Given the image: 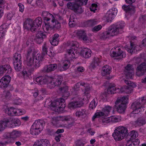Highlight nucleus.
I'll list each match as a JSON object with an SVG mask.
<instances>
[{
  "instance_id": "obj_1",
  "label": "nucleus",
  "mask_w": 146,
  "mask_h": 146,
  "mask_svg": "<svg viewBox=\"0 0 146 146\" xmlns=\"http://www.w3.org/2000/svg\"><path fill=\"white\" fill-rule=\"evenodd\" d=\"M123 22H119L115 24L111 25L109 27L108 31L104 33L102 37L104 39H106L111 36L116 35L123 32L122 29L124 27Z\"/></svg>"
},
{
  "instance_id": "obj_2",
  "label": "nucleus",
  "mask_w": 146,
  "mask_h": 146,
  "mask_svg": "<svg viewBox=\"0 0 146 146\" xmlns=\"http://www.w3.org/2000/svg\"><path fill=\"white\" fill-rule=\"evenodd\" d=\"M146 102V97H142L139 98L137 100L134 102L131 105V108L133 110L131 114H136L139 112L143 111V106Z\"/></svg>"
},
{
  "instance_id": "obj_3",
  "label": "nucleus",
  "mask_w": 146,
  "mask_h": 146,
  "mask_svg": "<svg viewBox=\"0 0 146 146\" xmlns=\"http://www.w3.org/2000/svg\"><path fill=\"white\" fill-rule=\"evenodd\" d=\"M128 132L127 129L123 126L117 127L112 136L116 141H120L127 135Z\"/></svg>"
},
{
  "instance_id": "obj_4",
  "label": "nucleus",
  "mask_w": 146,
  "mask_h": 146,
  "mask_svg": "<svg viewBox=\"0 0 146 146\" xmlns=\"http://www.w3.org/2000/svg\"><path fill=\"white\" fill-rule=\"evenodd\" d=\"M33 57H27L26 63L29 66H34L36 68L40 66L41 62L42 60V57L40 54H38L35 56L34 53H33Z\"/></svg>"
},
{
  "instance_id": "obj_5",
  "label": "nucleus",
  "mask_w": 146,
  "mask_h": 146,
  "mask_svg": "<svg viewBox=\"0 0 146 146\" xmlns=\"http://www.w3.org/2000/svg\"><path fill=\"white\" fill-rule=\"evenodd\" d=\"M67 6L68 8L77 13H81L84 11L81 6L75 1L68 2L67 4Z\"/></svg>"
},
{
  "instance_id": "obj_6",
  "label": "nucleus",
  "mask_w": 146,
  "mask_h": 146,
  "mask_svg": "<svg viewBox=\"0 0 146 146\" xmlns=\"http://www.w3.org/2000/svg\"><path fill=\"white\" fill-rule=\"evenodd\" d=\"M124 82L127 85V86L123 87V92L129 94L132 92L133 88L136 87V85L133 82L128 80H125Z\"/></svg>"
},
{
  "instance_id": "obj_7",
  "label": "nucleus",
  "mask_w": 146,
  "mask_h": 146,
  "mask_svg": "<svg viewBox=\"0 0 146 146\" xmlns=\"http://www.w3.org/2000/svg\"><path fill=\"white\" fill-rule=\"evenodd\" d=\"M73 99H75L76 101H73L70 103L68 105L69 107L70 108H76L80 107L83 105V103L81 102L78 100H80L82 99L81 97L78 94H76L75 96L73 97Z\"/></svg>"
},
{
  "instance_id": "obj_8",
  "label": "nucleus",
  "mask_w": 146,
  "mask_h": 146,
  "mask_svg": "<svg viewBox=\"0 0 146 146\" xmlns=\"http://www.w3.org/2000/svg\"><path fill=\"white\" fill-rule=\"evenodd\" d=\"M58 19L60 20L62 19L61 17L59 15H55V17L50 21L52 26V29H58L60 28L61 25L59 22L57 20Z\"/></svg>"
},
{
  "instance_id": "obj_9",
  "label": "nucleus",
  "mask_w": 146,
  "mask_h": 146,
  "mask_svg": "<svg viewBox=\"0 0 146 146\" xmlns=\"http://www.w3.org/2000/svg\"><path fill=\"white\" fill-rule=\"evenodd\" d=\"M115 51H113L112 53H110L111 57H119L120 59L125 57L126 54L125 52L121 51L120 48L117 47L115 48Z\"/></svg>"
},
{
  "instance_id": "obj_10",
  "label": "nucleus",
  "mask_w": 146,
  "mask_h": 146,
  "mask_svg": "<svg viewBox=\"0 0 146 146\" xmlns=\"http://www.w3.org/2000/svg\"><path fill=\"white\" fill-rule=\"evenodd\" d=\"M79 53L77 51L73 48L67 50L66 54V57L69 60H72L73 58H76L79 56Z\"/></svg>"
},
{
  "instance_id": "obj_11",
  "label": "nucleus",
  "mask_w": 146,
  "mask_h": 146,
  "mask_svg": "<svg viewBox=\"0 0 146 146\" xmlns=\"http://www.w3.org/2000/svg\"><path fill=\"white\" fill-rule=\"evenodd\" d=\"M134 68L132 65L128 64L125 67L124 74L128 78H131L134 74Z\"/></svg>"
},
{
  "instance_id": "obj_12",
  "label": "nucleus",
  "mask_w": 146,
  "mask_h": 146,
  "mask_svg": "<svg viewBox=\"0 0 146 146\" xmlns=\"http://www.w3.org/2000/svg\"><path fill=\"white\" fill-rule=\"evenodd\" d=\"M11 80V77L9 75L5 76L0 80V87L5 88L7 86Z\"/></svg>"
},
{
  "instance_id": "obj_13",
  "label": "nucleus",
  "mask_w": 146,
  "mask_h": 146,
  "mask_svg": "<svg viewBox=\"0 0 146 146\" xmlns=\"http://www.w3.org/2000/svg\"><path fill=\"white\" fill-rule=\"evenodd\" d=\"M62 79L61 76H58L57 79L50 78L51 81L49 82V86L52 88H54L56 86L60 85L61 83Z\"/></svg>"
},
{
  "instance_id": "obj_14",
  "label": "nucleus",
  "mask_w": 146,
  "mask_h": 146,
  "mask_svg": "<svg viewBox=\"0 0 146 146\" xmlns=\"http://www.w3.org/2000/svg\"><path fill=\"white\" fill-rule=\"evenodd\" d=\"M146 71V63H142L137 67L136 74L139 76H143Z\"/></svg>"
},
{
  "instance_id": "obj_15",
  "label": "nucleus",
  "mask_w": 146,
  "mask_h": 146,
  "mask_svg": "<svg viewBox=\"0 0 146 146\" xmlns=\"http://www.w3.org/2000/svg\"><path fill=\"white\" fill-rule=\"evenodd\" d=\"M33 21L32 20L30 19H25L23 22V27L28 30H30L31 31L34 32V31H32V29L33 28Z\"/></svg>"
},
{
  "instance_id": "obj_16",
  "label": "nucleus",
  "mask_w": 146,
  "mask_h": 146,
  "mask_svg": "<svg viewBox=\"0 0 146 146\" xmlns=\"http://www.w3.org/2000/svg\"><path fill=\"white\" fill-rule=\"evenodd\" d=\"M42 16L43 20L47 22L50 21L55 17V15H53L50 13L46 11H43L42 12Z\"/></svg>"
},
{
  "instance_id": "obj_17",
  "label": "nucleus",
  "mask_w": 146,
  "mask_h": 146,
  "mask_svg": "<svg viewBox=\"0 0 146 146\" xmlns=\"http://www.w3.org/2000/svg\"><path fill=\"white\" fill-rule=\"evenodd\" d=\"M119 100H117L115 102V106L116 108L117 111L120 113H123L126 109V105L124 104L118 103Z\"/></svg>"
},
{
  "instance_id": "obj_18",
  "label": "nucleus",
  "mask_w": 146,
  "mask_h": 146,
  "mask_svg": "<svg viewBox=\"0 0 146 146\" xmlns=\"http://www.w3.org/2000/svg\"><path fill=\"white\" fill-rule=\"evenodd\" d=\"M45 124L44 121L42 120H36L33 123V125L34 127L38 130L41 131L43 128V126Z\"/></svg>"
},
{
  "instance_id": "obj_19",
  "label": "nucleus",
  "mask_w": 146,
  "mask_h": 146,
  "mask_svg": "<svg viewBox=\"0 0 146 146\" xmlns=\"http://www.w3.org/2000/svg\"><path fill=\"white\" fill-rule=\"evenodd\" d=\"M42 21V19L40 17H37L36 18L34 21H33V28L32 29V30L34 31V32L36 31L38 27L41 25Z\"/></svg>"
},
{
  "instance_id": "obj_20",
  "label": "nucleus",
  "mask_w": 146,
  "mask_h": 146,
  "mask_svg": "<svg viewBox=\"0 0 146 146\" xmlns=\"http://www.w3.org/2000/svg\"><path fill=\"white\" fill-rule=\"evenodd\" d=\"M92 51L90 49L87 48H84L81 51V54L85 58H88L91 56Z\"/></svg>"
},
{
  "instance_id": "obj_21",
  "label": "nucleus",
  "mask_w": 146,
  "mask_h": 146,
  "mask_svg": "<svg viewBox=\"0 0 146 146\" xmlns=\"http://www.w3.org/2000/svg\"><path fill=\"white\" fill-rule=\"evenodd\" d=\"M17 112V110L13 108H7L5 110V113L11 116L17 115L18 114Z\"/></svg>"
},
{
  "instance_id": "obj_22",
  "label": "nucleus",
  "mask_w": 146,
  "mask_h": 146,
  "mask_svg": "<svg viewBox=\"0 0 146 146\" xmlns=\"http://www.w3.org/2000/svg\"><path fill=\"white\" fill-rule=\"evenodd\" d=\"M3 124L5 128L7 127L14 128V125L13 123V118H9L3 121Z\"/></svg>"
},
{
  "instance_id": "obj_23",
  "label": "nucleus",
  "mask_w": 146,
  "mask_h": 146,
  "mask_svg": "<svg viewBox=\"0 0 146 146\" xmlns=\"http://www.w3.org/2000/svg\"><path fill=\"white\" fill-rule=\"evenodd\" d=\"M59 37V36L58 34H55L52 38L50 39V42L52 45L56 46L58 44Z\"/></svg>"
},
{
  "instance_id": "obj_24",
  "label": "nucleus",
  "mask_w": 146,
  "mask_h": 146,
  "mask_svg": "<svg viewBox=\"0 0 146 146\" xmlns=\"http://www.w3.org/2000/svg\"><path fill=\"white\" fill-rule=\"evenodd\" d=\"M57 68L56 64H50L45 66L43 69L44 71L48 72L53 71Z\"/></svg>"
},
{
  "instance_id": "obj_25",
  "label": "nucleus",
  "mask_w": 146,
  "mask_h": 146,
  "mask_svg": "<svg viewBox=\"0 0 146 146\" xmlns=\"http://www.w3.org/2000/svg\"><path fill=\"white\" fill-rule=\"evenodd\" d=\"M111 67L107 65H104L102 69V74L103 76L109 74L111 72Z\"/></svg>"
},
{
  "instance_id": "obj_26",
  "label": "nucleus",
  "mask_w": 146,
  "mask_h": 146,
  "mask_svg": "<svg viewBox=\"0 0 146 146\" xmlns=\"http://www.w3.org/2000/svg\"><path fill=\"white\" fill-rule=\"evenodd\" d=\"M70 62L68 60H65L61 64L60 70L61 71L65 70L68 69L70 65Z\"/></svg>"
},
{
  "instance_id": "obj_27",
  "label": "nucleus",
  "mask_w": 146,
  "mask_h": 146,
  "mask_svg": "<svg viewBox=\"0 0 146 146\" xmlns=\"http://www.w3.org/2000/svg\"><path fill=\"white\" fill-rule=\"evenodd\" d=\"M146 123L145 120L142 117L138 118L137 120L134 121L133 123L136 126H141Z\"/></svg>"
},
{
  "instance_id": "obj_28",
  "label": "nucleus",
  "mask_w": 146,
  "mask_h": 146,
  "mask_svg": "<svg viewBox=\"0 0 146 146\" xmlns=\"http://www.w3.org/2000/svg\"><path fill=\"white\" fill-rule=\"evenodd\" d=\"M122 9L126 12L130 14H133L135 13L134 9L132 7H129L125 5L122 6Z\"/></svg>"
},
{
  "instance_id": "obj_29",
  "label": "nucleus",
  "mask_w": 146,
  "mask_h": 146,
  "mask_svg": "<svg viewBox=\"0 0 146 146\" xmlns=\"http://www.w3.org/2000/svg\"><path fill=\"white\" fill-rule=\"evenodd\" d=\"M130 46H125V49L129 52L132 53L133 51L137 50L136 46L132 42H130Z\"/></svg>"
},
{
  "instance_id": "obj_30",
  "label": "nucleus",
  "mask_w": 146,
  "mask_h": 146,
  "mask_svg": "<svg viewBox=\"0 0 146 146\" xmlns=\"http://www.w3.org/2000/svg\"><path fill=\"white\" fill-rule=\"evenodd\" d=\"M41 78H42V80H40L39 83L41 85L45 84H49V82L51 81L50 77L48 76H42Z\"/></svg>"
},
{
  "instance_id": "obj_31",
  "label": "nucleus",
  "mask_w": 146,
  "mask_h": 146,
  "mask_svg": "<svg viewBox=\"0 0 146 146\" xmlns=\"http://www.w3.org/2000/svg\"><path fill=\"white\" fill-rule=\"evenodd\" d=\"M21 134V133L19 131L14 130L10 133V137L13 139H16L19 137Z\"/></svg>"
},
{
  "instance_id": "obj_32",
  "label": "nucleus",
  "mask_w": 146,
  "mask_h": 146,
  "mask_svg": "<svg viewBox=\"0 0 146 146\" xmlns=\"http://www.w3.org/2000/svg\"><path fill=\"white\" fill-rule=\"evenodd\" d=\"M14 68L16 71H20L22 69V62L20 61H19V62H14Z\"/></svg>"
},
{
  "instance_id": "obj_33",
  "label": "nucleus",
  "mask_w": 146,
  "mask_h": 146,
  "mask_svg": "<svg viewBox=\"0 0 146 146\" xmlns=\"http://www.w3.org/2000/svg\"><path fill=\"white\" fill-rule=\"evenodd\" d=\"M98 21L97 19H91L85 23V24L87 26L91 27L97 24Z\"/></svg>"
},
{
  "instance_id": "obj_34",
  "label": "nucleus",
  "mask_w": 146,
  "mask_h": 146,
  "mask_svg": "<svg viewBox=\"0 0 146 146\" xmlns=\"http://www.w3.org/2000/svg\"><path fill=\"white\" fill-rule=\"evenodd\" d=\"M58 102H59L58 108L61 109V110H62L66 106L64 100L62 98H60L58 99Z\"/></svg>"
},
{
  "instance_id": "obj_35",
  "label": "nucleus",
  "mask_w": 146,
  "mask_h": 146,
  "mask_svg": "<svg viewBox=\"0 0 146 146\" xmlns=\"http://www.w3.org/2000/svg\"><path fill=\"white\" fill-rule=\"evenodd\" d=\"M62 92L63 93V96L64 98L68 97L69 96V93L68 90V87L65 86L60 88Z\"/></svg>"
},
{
  "instance_id": "obj_36",
  "label": "nucleus",
  "mask_w": 146,
  "mask_h": 146,
  "mask_svg": "<svg viewBox=\"0 0 146 146\" xmlns=\"http://www.w3.org/2000/svg\"><path fill=\"white\" fill-rule=\"evenodd\" d=\"M100 62L99 59L98 58H95L94 61L90 65V67L93 69H94L99 65Z\"/></svg>"
},
{
  "instance_id": "obj_37",
  "label": "nucleus",
  "mask_w": 146,
  "mask_h": 146,
  "mask_svg": "<svg viewBox=\"0 0 146 146\" xmlns=\"http://www.w3.org/2000/svg\"><path fill=\"white\" fill-rule=\"evenodd\" d=\"M86 110L85 109H82L81 110H78L76 112V115L78 117L85 116L86 115Z\"/></svg>"
},
{
  "instance_id": "obj_38",
  "label": "nucleus",
  "mask_w": 146,
  "mask_h": 146,
  "mask_svg": "<svg viewBox=\"0 0 146 146\" xmlns=\"http://www.w3.org/2000/svg\"><path fill=\"white\" fill-rule=\"evenodd\" d=\"M40 130H38L32 125L30 129V133L32 135H36L40 133Z\"/></svg>"
},
{
  "instance_id": "obj_39",
  "label": "nucleus",
  "mask_w": 146,
  "mask_h": 146,
  "mask_svg": "<svg viewBox=\"0 0 146 146\" xmlns=\"http://www.w3.org/2000/svg\"><path fill=\"white\" fill-rule=\"evenodd\" d=\"M71 120H68L67 121L68 124L65 125V126L67 128H70L74 126L75 124V121L73 118L71 117Z\"/></svg>"
},
{
  "instance_id": "obj_40",
  "label": "nucleus",
  "mask_w": 146,
  "mask_h": 146,
  "mask_svg": "<svg viewBox=\"0 0 146 146\" xmlns=\"http://www.w3.org/2000/svg\"><path fill=\"white\" fill-rule=\"evenodd\" d=\"M105 16L107 21L109 22H111L114 19L115 16L107 12Z\"/></svg>"
},
{
  "instance_id": "obj_41",
  "label": "nucleus",
  "mask_w": 146,
  "mask_h": 146,
  "mask_svg": "<svg viewBox=\"0 0 146 146\" xmlns=\"http://www.w3.org/2000/svg\"><path fill=\"white\" fill-rule=\"evenodd\" d=\"M128 99L127 96H124L120 98H118L117 100H119V103L124 104L126 105V104L127 103Z\"/></svg>"
},
{
  "instance_id": "obj_42",
  "label": "nucleus",
  "mask_w": 146,
  "mask_h": 146,
  "mask_svg": "<svg viewBox=\"0 0 146 146\" xmlns=\"http://www.w3.org/2000/svg\"><path fill=\"white\" fill-rule=\"evenodd\" d=\"M52 28V26L51 25V22L48 23H45V25L43 27L44 31L46 33H48V31Z\"/></svg>"
},
{
  "instance_id": "obj_43",
  "label": "nucleus",
  "mask_w": 146,
  "mask_h": 146,
  "mask_svg": "<svg viewBox=\"0 0 146 146\" xmlns=\"http://www.w3.org/2000/svg\"><path fill=\"white\" fill-rule=\"evenodd\" d=\"M111 109V107L107 105L103 108L102 110V111L104 112V114L107 115L110 112Z\"/></svg>"
},
{
  "instance_id": "obj_44",
  "label": "nucleus",
  "mask_w": 146,
  "mask_h": 146,
  "mask_svg": "<svg viewBox=\"0 0 146 146\" xmlns=\"http://www.w3.org/2000/svg\"><path fill=\"white\" fill-rule=\"evenodd\" d=\"M41 146H50L49 141L46 139H41L38 141Z\"/></svg>"
},
{
  "instance_id": "obj_45",
  "label": "nucleus",
  "mask_w": 146,
  "mask_h": 146,
  "mask_svg": "<svg viewBox=\"0 0 146 146\" xmlns=\"http://www.w3.org/2000/svg\"><path fill=\"white\" fill-rule=\"evenodd\" d=\"M74 33L80 39L86 34L84 31L82 30L77 31H75Z\"/></svg>"
},
{
  "instance_id": "obj_46",
  "label": "nucleus",
  "mask_w": 146,
  "mask_h": 146,
  "mask_svg": "<svg viewBox=\"0 0 146 146\" xmlns=\"http://www.w3.org/2000/svg\"><path fill=\"white\" fill-rule=\"evenodd\" d=\"M14 57V62H19V61H20L22 62L21 56L20 54L17 53H15L13 56Z\"/></svg>"
},
{
  "instance_id": "obj_47",
  "label": "nucleus",
  "mask_w": 146,
  "mask_h": 146,
  "mask_svg": "<svg viewBox=\"0 0 146 146\" xmlns=\"http://www.w3.org/2000/svg\"><path fill=\"white\" fill-rule=\"evenodd\" d=\"M48 48H47V46L45 43L42 47V52L41 56L42 57V59H43V57L45 55L47 54Z\"/></svg>"
},
{
  "instance_id": "obj_48",
  "label": "nucleus",
  "mask_w": 146,
  "mask_h": 146,
  "mask_svg": "<svg viewBox=\"0 0 146 146\" xmlns=\"http://www.w3.org/2000/svg\"><path fill=\"white\" fill-rule=\"evenodd\" d=\"M67 43L68 46L70 47L77 48L79 46L78 43L76 41L68 42Z\"/></svg>"
},
{
  "instance_id": "obj_49",
  "label": "nucleus",
  "mask_w": 146,
  "mask_h": 146,
  "mask_svg": "<svg viewBox=\"0 0 146 146\" xmlns=\"http://www.w3.org/2000/svg\"><path fill=\"white\" fill-rule=\"evenodd\" d=\"M98 103L97 99H94L90 103L89 105V108L92 109L95 108Z\"/></svg>"
},
{
  "instance_id": "obj_50",
  "label": "nucleus",
  "mask_w": 146,
  "mask_h": 146,
  "mask_svg": "<svg viewBox=\"0 0 146 146\" xmlns=\"http://www.w3.org/2000/svg\"><path fill=\"white\" fill-rule=\"evenodd\" d=\"M138 132L135 131H133L131 132L130 136V140H131L136 138L138 136Z\"/></svg>"
},
{
  "instance_id": "obj_51",
  "label": "nucleus",
  "mask_w": 146,
  "mask_h": 146,
  "mask_svg": "<svg viewBox=\"0 0 146 146\" xmlns=\"http://www.w3.org/2000/svg\"><path fill=\"white\" fill-rule=\"evenodd\" d=\"M104 113L102 111L97 112L93 117L92 120H94L95 118L104 116Z\"/></svg>"
},
{
  "instance_id": "obj_52",
  "label": "nucleus",
  "mask_w": 146,
  "mask_h": 146,
  "mask_svg": "<svg viewBox=\"0 0 146 146\" xmlns=\"http://www.w3.org/2000/svg\"><path fill=\"white\" fill-rule=\"evenodd\" d=\"M4 25H2L0 27V38H2L5 34V28H4Z\"/></svg>"
},
{
  "instance_id": "obj_53",
  "label": "nucleus",
  "mask_w": 146,
  "mask_h": 146,
  "mask_svg": "<svg viewBox=\"0 0 146 146\" xmlns=\"http://www.w3.org/2000/svg\"><path fill=\"white\" fill-rule=\"evenodd\" d=\"M3 66L5 72H6L8 74H10L11 72L12 68L9 65H6Z\"/></svg>"
},
{
  "instance_id": "obj_54",
  "label": "nucleus",
  "mask_w": 146,
  "mask_h": 146,
  "mask_svg": "<svg viewBox=\"0 0 146 146\" xmlns=\"http://www.w3.org/2000/svg\"><path fill=\"white\" fill-rule=\"evenodd\" d=\"M3 97L7 100L9 99L11 97V95L9 91H5L3 94Z\"/></svg>"
},
{
  "instance_id": "obj_55",
  "label": "nucleus",
  "mask_w": 146,
  "mask_h": 146,
  "mask_svg": "<svg viewBox=\"0 0 146 146\" xmlns=\"http://www.w3.org/2000/svg\"><path fill=\"white\" fill-rule=\"evenodd\" d=\"M108 12L111 14L115 16L116 15L117 11V9L114 7H113L111 9H110L108 11Z\"/></svg>"
},
{
  "instance_id": "obj_56",
  "label": "nucleus",
  "mask_w": 146,
  "mask_h": 146,
  "mask_svg": "<svg viewBox=\"0 0 146 146\" xmlns=\"http://www.w3.org/2000/svg\"><path fill=\"white\" fill-rule=\"evenodd\" d=\"M115 88L114 87H109L107 90V93L109 94H114L115 93Z\"/></svg>"
},
{
  "instance_id": "obj_57",
  "label": "nucleus",
  "mask_w": 146,
  "mask_h": 146,
  "mask_svg": "<svg viewBox=\"0 0 146 146\" xmlns=\"http://www.w3.org/2000/svg\"><path fill=\"white\" fill-rule=\"evenodd\" d=\"M13 123L14 124V127L16 126H18L20 125L21 122L19 119H14L13 118Z\"/></svg>"
},
{
  "instance_id": "obj_58",
  "label": "nucleus",
  "mask_w": 146,
  "mask_h": 146,
  "mask_svg": "<svg viewBox=\"0 0 146 146\" xmlns=\"http://www.w3.org/2000/svg\"><path fill=\"white\" fill-rule=\"evenodd\" d=\"M57 117H54L52 118L51 123L53 126H56L58 125V120Z\"/></svg>"
},
{
  "instance_id": "obj_59",
  "label": "nucleus",
  "mask_w": 146,
  "mask_h": 146,
  "mask_svg": "<svg viewBox=\"0 0 146 146\" xmlns=\"http://www.w3.org/2000/svg\"><path fill=\"white\" fill-rule=\"evenodd\" d=\"M46 37V35L41 32L38 33L36 35L35 38H44Z\"/></svg>"
},
{
  "instance_id": "obj_60",
  "label": "nucleus",
  "mask_w": 146,
  "mask_h": 146,
  "mask_svg": "<svg viewBox=\"0 0 146 146\" xmlns=\"http://www.w3.org/2000/svg\"><path fill=\"white\" fill-rule=\"evenodd\" d=\"M101 25H99L94 27L92 29V30L93 32H97L100 30L102 28Z\"/></svg>"
},
{
  "instance_id": "obj_61",
  "label": "nucleus",
  "mask_w": 146,
  "mask_h": 146,
  "mask_svg": "<svg viewBox=\"0 0 146 146\" xmlns=\"http://www.w3.org/2000/svg\"><path fill=\"white\" fill-rule=\"evenodd\" d=\"M110 122L112 123L118 122L120 121V119L115 117H110Z\"/></svg>"
},
{
  "instance_id": "obj_62",
  "label": "nucleus",
  "mask_w": 146,
  "mask_h": 146,
  "mask_svg": "<svg viewBox=\"0 0 146 146\" xmlns=\"http://www.w3.org/2000/svg\"><path fill=\"white\" fill-rule=\"evenodd\" d=\"M42 5V1L40 0H38L35 1V4H32V6L33 7H41Z\"/></svg>"
},
{
  "instance_id": "obj_63",
  "label": "nucleus",
  "mask_w": 146,
  "mask_h": 146,
  "mask_svg": "<svg viewBox=\"0 0 146 146\" xmlns=\"http://www.w3.org/2000/svg\"><path fill=\"white\" fill-rule=\"evenodd\" d=\"M102 123L104 125H106L108 123H110V117L103 118L102 119Z\"/></svg>"
},
{
  "instance_id": "obj_64",
  "label": "nucleus",
  "mask_w": 146,
  "mask_h": 146,
  "mask_svg": "<svg viewBox=\"0 0 146 146\" xmlns=\"http://www.w3.org/2000/svg\"><path fill=\"white\" fill-rule=\"evenodd\" d=\"M98 7L97 5L95 3H93L92 4L90 8L91 11L95 12V11L97 10V8Z\"/></svg>"
}]
</instances>
